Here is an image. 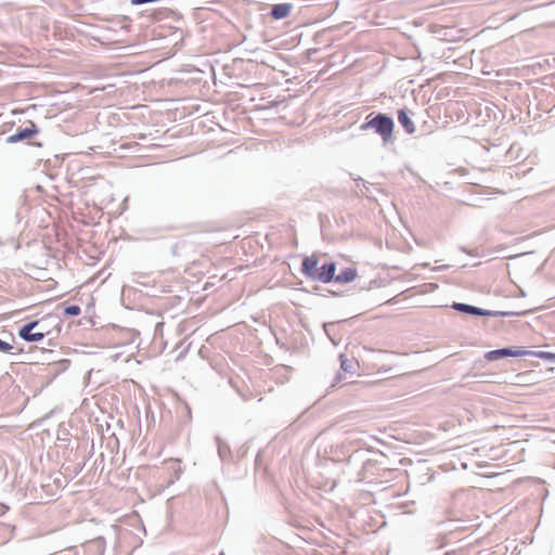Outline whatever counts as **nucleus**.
Here are the masks:
<instances>
[{
    "label": "nucleus",
    "instance_id": "nucleus-1",
    "mask_svg": "<svg viewBox=\"0 0 555 555\" xmlns=\"http://www.w3.org/2000/svg\"><path fill=\"white\" fill-rule=\"evenodd\" d=\"M319 259L314 256L305 257L301 262V273L309 280L330 283L333 281L336 273L335 262H325L321 267Z\"/></svg>",
    "mask_w": 555,
    "mask_h": 555
},
{
    "label": "nucleus",
    "instance_id": "nucleus-2",
    "mask_svg": "<svg viewBox=\"0 0 555 555\" xmlns=\"http://www.w3.org/2000/svg\"><path fill=\"white\" fill-rule=\"evenodd\" d=\"M370 117L371 115L366 117V121L360 126V129L363 131L372 129L382 138L385 145L391 143L393 141V119L384 113H378L372 118Z\"/></svg>",
    "mask_w": 555,
    "mask_h": 555
},
{
    "label": "nucleus",
    "instance_id": "nucleus-3",
    "mask_svg": "<svg viewBox=\"0 0 555 555\" xmlns=\"http://www.w3.org/2000/svg\"><path fill=\"white\" fill-rule=\"evenodd\" d=\"M49 334L40 321H31L18 330V336L25 341H40Z\"/></svg>",
    "mask_w": 555,
    "mask_h": 555
},
{
    "label": "nucleus",
    "instance_id": "nucleus-4",
    "mask_svg": "<svg viewBox=\"0 0 555 555\" xmlns=\"http://www.w3.org/2000/svg\"><path fill=\"white\" fill-rule=\"evenodd\" d=\"M451 307L459 312L478 317H509L515 314L514 312L486 310L463 302H454Z\"/></svg>",
    "mask_w": 555,
    "mask_h": 555
},
{
    "label": "nucleus",
    "instance_id": "nucleus-5",
    "mask_svg": "<svg viewBox=\"0 0 555 555\" xmlns=\"http://www.w3.org/2000/svg\"><path fill=\"white\" fill-rule=\"evenodd\" d=\"M531 351L524 349H513V348H501L491 350L485 353V358L488 361H498L507 357H522L530 354Z\"/></svg>",
    "mask_w": 555,
    "mask_h": 555
},
{
    "label": "nucleus",
    "instance_id": "nucleus-6",
    "mask_svg": "<svg viewBox=\"0 0 555 555\" xmlns=\"http://www.w3.org/2000/svg\"><path fill=\"white\" fill-rule=\"evenodd\" d=\"M37 132H38L37 126L33 121H29V127L18 129L14 134L9 135L7 138V142L8 143H17V142H21V141L31 138Z\"/></svg>",
    "mask_w": 555,
    "mask_h": 555
},
{
    "label": "nucleus",
    "instance_id": "nucleus-7",
    "mask_svg": "<svg viewBox=\"0 0 555 555\" xmlns=\"http://www.w3.org/2000/svg\"><path fill=\"white\" fill-rule=\"evenodd\" d=\"M167 470L170 476L166 482V487L173 485L181 476L182 469L178 460H169L166 462Z\"/></svg>",
    "mask_w": 555,
    "mask_h": 555
},
{
    "label": "nucleus",
    "instance_id": "nucleus-8",
    "mask_svg": "<svg viewBox=\"0 0 555 555\" xmlns=\"http://www.w3.org/2000/svg\"><path fill=\"white\" fill-rule=\"evenodd\" d=\"M398 121L404 128L406 133L412 134L415 132L414 122L410 118L405 108L398 111Z\"/></svg>",
    "mask_w": 555,
    "mask_h": 555
},
{
    "label": "nucleus",
    "instance_id": "nucleus-9",
    "mask_svg": "<svg viewBox=\"0 0 555 555\" xmlns=\"http://www.w3.org/2000/svg\"><path fill=\"white\" fill-rule=\"evenodd\" d=\"M292 11V4L289 3H279L274 4L271 9L270 15L274 20H282L289 15Z\"/></svg>",
    "mask_w": 555,
    "mask_h": 555
},
{
    "label": "nucleus",
    "instance_id": "nucleus-10",
    "mask_svg": "<svg viewBox=\"0 0 555 555\" xmlns=\"http://www.w3.org/2000/svg\"><path fill=\"white\" fill-rule=\"evenodd\" d=\"M357 278V270L354 268H346L337 275L335 274L333 281L339 284H346L354 281Z\"/></svg>",
    "mask_w": 555,
    "mask_h": 555
},
{
    "label": "nucleus",
    "instance_id": "nucleus-11",
    "mask_svg": "<svg viewBox=\"0 0 555 555\" xmlns=\"http://www.w3.org/2000/svg\"><path fill=\"white\" fill-rule=\"evenodd\" d=\"M216 440L218 447V454L222 461H225L230 455V449L219 437H217Z\"/></svg>",
    "mask_w": 555,
    "mask_h": 555
},
{
    "label": "nucleus",
    "instance_id": "nucleus-12",
    "mask_svg": "<svg viewBox=\"0 0 555 555\" xmlns=\"http://www.w3.org/2000/svg\"><path fill=\"white\" fill-rule=\"evenodd\" d=\"M340 367L346 373L354 372V363L352 360H349L344 354H340Z\"/></svg>",
    "mask_w": 555,
    "mask_h": 555
},
{
    "label": "nucleus",
    "instance_id": "nucleus-13",
    "mask_svg": "<svg viewBox=\"0 0 555 555\" xmlns=\"http://www.w3.org/2000/svg\"><path fill=\"white\" fill-rule=\"evenodd\" d=\"M64 312L65 314L67 315H70V317H77L80 314L81 310H80V307L77 306V305H70V306H67L65 309H64Z\"/></svg>",
    "mask_w": 555,
    "mask_h": 555
},
{
    "label": "nucleus",
    "instance_id": "nucleus-14",
    "mask_svg": "<svg viewBox=\"0 0 555 555\" xmlns=\"http://www.w3.org/2000/svg\"><path fill=\"white\" fill-rule=\"evenodd\" d=\"M530 354H534L538 358L550 360L551 362L555 363V353L546 352V351H538V352H531Z\"/></svg>",
    "mask_w": 555,
    "mask_h": 555
},
{
    "label": "nucleus",
    "instance_id": "nucleus-15",
    "mask_svg": "<svg viewBox=\"0 0 555 555\" xmlns=\"http://www.w3.org/2000/svg\"><path fill=\"white\" fill-rule=\"evenodd\" d=\"M12 349H13V346H12V345H10L9 343H7V341H4V340L0 339V351L8 353V352H10Z\"/></svg>",
    "mask_w": 555,
    "mask_h": 555
},
{
    "label": "nucleus",
    "instance_id": "nucleus-16",
    "mask_svg": "<svg viewBox=\"0 0 555 555\" xmlns=\"http://www.w3.org/2000/svg\"><path fill=\"white\" fill-rule=\"evenodd\" d=\"M331 326H333V323H325V324L323 325L324 331H325V333H326V335H327L328 337H331V335H330V327H331Z\"/></svg>",
    "mask_w": 555,
    "mask_h": 555
},
{
    "label": "nucleus",
    "instance_id": "nucleus-17",
    "mask_svg": "<svg viewBox=\"0 0 555 555\" xmlns=\"http://www.w3.org/2000/svg\"><path fill=\"white\" fill-rule=\"evenodd\" d=\"M339 380H340V375H337V376L335 377V383H338Z\"/></svg>",
    "mask_w": 555,
    "mask_h": 555
},
{
    "label": "nucleus",
    "instance_id": "nucleus-18",
    "mask_svg": "<svg viewBox=\"0 0 555 555\" xmlns=\"http://www.w3.org/2000/svg\"><path fill=\"white\" fill-rule=\"evenodd\" d=\"M359 181H361L363 183V185L365 186V180L359 179Z\"/></svg>",
    "mask_w": 555,
    "mask_h": 555
},
{
    "label": "nucleus",
    "instance_id": "nucleus-19",
    "mask_svg": "<svg viewBox=\"0 0 555 555\" xmlns=\"http://www.w3.org/2000/svg\"><path fill=\"white\" fill-rule=\"evenodd\" d=\"M219 555H225L223 552H221Z\"/></svg>",
    "mask_w": 555,
    "mask_h": 555
}]
</instances>
